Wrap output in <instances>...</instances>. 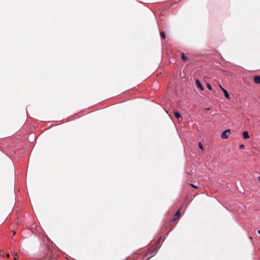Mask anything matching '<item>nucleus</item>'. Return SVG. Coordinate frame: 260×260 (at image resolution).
<instances>
[{
    "label": "nucleus",
    "instance_id": "nucleus-1",
    "mask_svg": "<svg viewBox=\"0 0 260 260\" xmlns=\"http://www.w3.org/2000/svg\"><path fill=\"white\" fill-rule=\"evenodd\" d=\"M230 133V129H227V130H225V131H224L221 135V138L222 139H226L229 137V135H228V134H229Z\"/></svg>",
    "mask_w": 260,
    "mask_h": 260
},
{
    "label": "nucleus",
    "instance_id": "nucleus-2",
    "mask_svg": "<svg viewBox=\"0 0 260 260\" xmlns=\"http://www.w3.org/2000/svg\"><path fill=\"white\" fill-rule=\"evenodd\" d=\"M180 216V209H179L175 213L174 217L173 219V221H175L178 219Z\"/></svg>",
    "mask_w": 260,
    "mask_h": 260
},
{
    "label": "nucleus",
    "instance_id": "nucleus-3",
    "mask_svg": "<svg viewBox=\"0 0 260 260\" xmlns=\"http://www.w3.org/2000/svg\"><path fill=\"white\" fill-rule=\"evenodd\" d=\"M196 83L198 88H200L201 90H204V87H203V86L202 85L201 83H200L198 79H197L196 80Z\"/></svg>",
    "mask_w": 260,
    "mask_h": 260
},
{
    "label": "nucleus",
    "instance_id": "nucleus-4",
    "mask_svg": "<svg viewBox=\"0 0 260 260\" xmlns=\"http://www.w3.org/2000/svg\"><path fill=\"white\" fill-rule=\"evenodd\" d=\"M254 81L256 84H260V76H256L254 77L253 78Z\"/></svg>",
    "mask_w": 260,
    "mask_h": 260
},
{
    "label": "nucleus",
    "instance_id": "nucleus-5",
    "mask_svg": "<svg viewBox=\"0 0 260 260\" xmlns=\"http://www.w3.org/2000/svg\"><path fill=\"white\" fill-rule=\"evenodd\" d=\"M243 138H244L245 139H247L249 138V134H248V132H247V131H244V132L243 133Z\"/></svg>",
    "mask_w": 260,
    "mask_h": 260
},
{
    "label": "nucleus",
    "instance_id": "nucleus-6",
    "mask_svg": "<svg viewBox=\"0 0 260 260\" xmlns=\"http://www.w3.org/2000/svg\"><path fill=\"white\" fill-rule=\"evenodd\" d=\"M222 91L224 92V96L227 99H230V94H229L228 91L224 88H222Z\"/></svg>",
    "mask_w": 260,
    "mask_h": 260
},
{
    "label": "nucleus",
    "instance_id": "nucleus-7",
    "mask_svg": "<svg viewBox=\"0 0 260 260\" xmlns=\"http://www.w3.org/2000/svg\"><path fill=\"white\" fill-rule=\"evenodd\" d=\"M174 115H175V117H176L177 118H178V119H179V118H180V117H181V115H180V114L179 112H178L175 111V112H174Z\"/></svg>",
    "mask_w": 260,
    "mask_h": 260
},
{
    "label": "nucleus",
    "instance_id": "nucleus-8",
    "mask_svg": "<svg viewBox=\"0 0 260 260\" xmlns=\"http://www.w3.org/2000/svg\"><path fill=\"white\" fill-rule=\"evenodd\" d=\"M181 57H182V59L184 60V61H186L188 58H187V57L185 55V54L184 53H182L181 54Z\"/></svg>",
    "mask_w": 260,
    "mask_h": 260
},
{
    "label": "nucleus",
    "instance_id": "nucleus-9",
    "mask_svg": "<svg viewBox=\"0 0 260 260\" xmlns=\"http://www.w3.org/2000/svg\"><path fill=\"white\" fill-rule=\"evenodd\" d=\"M160 37L161 38H162L163 39H165L166 35H165V33L164 32H160Z\"/></svg>",
    "mask_w": 260,
    "mask_h": 260
},
{
    "label": "nucleus",
    "instance_id": "nucleus-10",
    "mask_svg": "<svg viewBox=\"0 0 260 260\" xmlns=\"http://www.w3.org/2000/svg\"><path fill=\"white\" fill-rule=\"evenodd\" d=\"M207 87L209 90H212V87L209 83L207 84Z\"/></svg>",
    "mask_w": 260,
    "mask_h": 260
},
{
    "label": "nucleus",
    "instance_id": "nucleus-11",
    "mask_svg": "<svg viewBox=\"0 0 260 260\" xmlns=\"http://www.w3.org/2000/svg\"><path fill=\"white\" fill-rule=\"evenodd\" d=\"M199 148H200L201 149H202V150L203 149V145H202V144H201V143H200V142L199 143Z\"/></svg>",
    "mask_w": 260,
    "mask_h": 260
},
{
    "label": "nucleus",
    "instance_id": "nucleus-12",
    "mask_svg": "<svg viewBox=\"0 0 260 260\" xmlns=\"http://www.w3.org/2000/svg\"><path fill=\"white\" fill-rule=\"evenodd\" d=\"M190 185H191L192 187H193V188H198V186H197L196 185H194V184H190Z\"/></svg>",
    "mask_w": 260,
    "mask_h": 260
},
{
    "label": "nucleus",
    "instance_id": "nucleus-13",
    "mask_svg": "<svg viewBox=\"0 0 260 260\" xmlns=\"http://www.w3.org/2000/svg\"><path fill=\"white\" fill-rule=\"evenodd\" d=\"M155 252H155V250H153V251H152L151 254L155 253Z\"/></svg>",
    "mask_w": 260,
    "mask_h": 260
},
{
    "label": "nucleus",
    "instance_id": "nucleus-14",
    "mask_svg": "<svg viewBox=\"0 0 260 260\" xmlns=\"http://www.w3.org/2000/svg\"><path fill=\"white\" fill-rule=\"evenodd\" d=\"M240 148H244V145H241L240 146Z\"/></svg>",
    "mask_w": 260,
    "mask_h": 260
},
{
    "label": "nucleus",
    "instance_id": "nucleus-15",
    "mask_svg": "<svg viewBox=\"0 0 260 260\" xmlns=\"http://www.w3.org/2000/svg\"><path fill=\"white\" fill-rule=\"evenodd\" d=\"M219 87H220V88L222 90V88H223L222 87V86L221 85H219Z\"/></svg>",
    "mask_w": 260,
    "mask_h": 260
},
{
    "label": "nucleus",
    "instance_id": "nucleus-16",
    "mask_svg": "<svg viewBox=\"0 0 260 260\" xmlns=\"http://www.w3.org/2000/svg\"><path fill=\"white\" fill-rule=\"evenodd\" d=\"M257 233H258V234H260V230H258L257 231Z\"/></svg>",
    "mask_w": 260,
    "mask_h": 260
},
{
    "label": "nucleus",
    "instance_id": "nucleus-17",
    "mask_svg": "<svg viewBox=\"0 0 260 260\" xmlns=\"http://www.w3.org/2000/svg\"><path fill=\"white\" fill-rule=\"evenodd\" d=\"M4 252L3 251L0 252V255H2Z\"/></svg>",
    "mask_w": 260,
    "mask_h": 260
},
{
    "label": "nucleus",
    "instance_id": "nucleus-18",
    "mask_svg": "<svg viewBox=\"0 0 260 260\" xmlns=\"http://www.w3.org/2000/svg\"><path fill=\"white\" fill-rule=\"evenodd\" d=\"M6 256L7 257H9V254H7Z\"/></svg>",
    "mask_w": 260,
    "mask_h": 260
},
{
    "label": "nucleus",
    "instance_id": "nucleus-19",
    "mask_svg": "<svg viewBox=\"0 0 260 260\" xmlns=\"http://www.w3.org/2000/svg\"><path fill=\"white\" fill-rule=\"evenodd\" d=\"M16 259H17V258L15 257L14 258V260H16Z\"/></svg>",
    "mask_w": 260,
    "mask_h": 260
},
{
    "label": "nucleus",
    "instance_id": "nucleus-20",
    "mask_svg": "<svg viewBox=\"0 0 260 260\" xmlns=\"http://www.w3.org/2000/svg\"><path fill=\"white\" fill-rule=\"evenodd\" d=\"M258 179H259V180L260 181V176H259V177H258Z\"/></svg>",
    "mask_w": 260,
    "mask_h": 260
}]
</instances>
